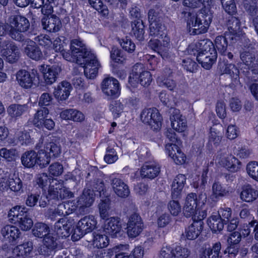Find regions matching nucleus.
I'll return each mask as SVG.
<instances>
[{"instance_id": "nucleus-45", "label": "nucleus", "mask_w": 258, "mask_h": 258, "mask_svg": "<svg viewBox=\"0 0 258 258\" xmlns=\"http://www.w3.org/2000/svg\"><path fill=\"white\" fill-rule=\"evenodd\" d=\"M12 174L8 171H3L0 174V192H8L10 190V184Z\"/></svg>"}, {"instance_id": "nucleus-32", "label": "nucleus", "mask_w": 258, "mask_h": 258, "mask_svg": "<svg viewBox=\"0 0 258 258\" xmlns=\"http://www.w3.org/2000/svg\"><path fill=\"white\" fill-rule=\"evenodd\" d=\"M160 172V167L155 162L145 163L141 169V176L143 178H154Z\"/></svg>"}, {"instance_id": "nucleus-29", "label": "nucleus", "mask_w": 258, "mask_h": 258, "mask_svg": "<svg viewBox=\"0 0 258 258\" xmlns=\"http://www.w3.org/2000/svg\"><path fill=\"white\" fill-rule=\"evenodd\" d=\"M71 90V84L66 81H62L54 88L53 93L56 100L63 101L68 98Z\"/></svg>"}, {"instance_id": "nucleus-9", "label": "nucleus", "mask_w": 258, "mask_h": 258, "mask_svg": "<svg viewBox=\"0 0 258 258\" xmlns=\"http://www.w3.org/2000/svg\"><path fill=\"white\" fill-rule=\"evenodd\" d=\"M8 219L10 222L18 224L23 231L30 230L33 224L26 208L24 206H16L12 208L8 213Z\"/></svg>"}, {"instance_id": "nucleus-38", "label": "nucleus", "mask_w": 258, "mask_h": 258, "mask_svg": "<svg viewBox=\"0 0 258 258\" xmlns=\"http://www.w3.org/2000/svg\"><path fill=\"white\" fill-rule=\"evenodd\" d=\"M241 234L238 232L232 233L228 239V242L229 246L225 250V253L233 254L235 255L238 252V244L241 240Z\"/></svg>"}, {"instance_id": "nucleus-60", "label": "nucleus", "mask_w": 258, "mask_h": 258, "mask_svg": "<svg viewBox=\"0 0 258 258\" xmlns=\"http://www.w3.org/2000/svg\"><path fill=\"white\" fill-rule=\"evenodd\" d=\"M167 209L170 213L173 216H177L181 212L180 203L175 200L170 201L167 205Z\"/></svg>"}, {"instance_id": "nucleus-4", "label": "nucleus", "mask_w": 258, "mask_h": 258, "mask_svg": "<svg viewBox=\"0 0 258 258\" xmlns=\"http://www.w3.org/2000/svg\"><path fill=\"white\" fill-rule=\"evenodd\" d=\"M212 20V12H189L186 16V27L191 35L203 34L207 32Z\"/></svg>"}, {"instance_id": "nucleus-3", "label": "nucleus", "mask_w": 258, "mask_h": 258, "mask_svg": "<svg viewBox=\"0 0 258 258\" xmlns=\"http://www.w3.org/2000/svg\"><path fill=\"white\" fill-rule=\"evenodd\" d=\"M102 191H97L94 193L93 190L90 189H85L83 195L76 203L75 202H68L64 204H59L54 213V216L68 215L75 211L77 208L90 207L92 205L96 195H103Z\"/></svg>"}, {"instance_id": "nucleus-57", "label": "nucleus", "mask_w": 258, "mask_h": 258, "mask_svg": "<svg viewBox=\"0 0 258 258\" xmlns=\"http://www.w3.org/2000/svg\"><path fill=\"white\" fill-rule=\"evenodd\" d=\"M119 43L122 49L128 53H132L135 50V44L127 37L120 39Z\"/></svg>"}, {"instance_id": "nucleus-48", "label": "nucleus", "mask_w": 258, "mask_h": 258, "mask_svg": "<svg viewBox=\"0 0 258 258\" xmlns=\"http://www.w3.org/2000/svg\"><path fill=\"white\" fill-rule=\"evenodd\" d=\"M27 109V105L13 104L8 107L7 112L11 117H17L21 116Z\"/></svg>"}, {"instance_id": "nucleus-42", "label": "nucleus", "mask_w": 258, "mask_h": 258, "mask_svg": "<svg viewBox=\"0 0 258 258\" xmlns=\"http://www.w3.org/2000/svg\"><path fill=\"white\" fill-rule=\"evenodd\" d=\"M223 69V70H222V73L229 75L234 85L239 84V71L234 64H225Z\"/></svg>"}, {"instance_id": "nucleus-58", "label": "nucleus", "mask_w": 258, "mask_h": 258, "mask_svg": "<svg viewBox=\"0 0 258 258\" xmlns=\"http://www.w3.org/2000/svg\"><path fill=\"white\" fill-rule=\"evenodd\" d=\"M173 257L176 258H186L189 254V251L185 247L179 245L172 246Z\"/></svg>"}, {"instance_id": "nucleus-1", "label": "nucleus", "mask_w": 258, "mask_h": 258, "mask_svg": "<svg viewBox=\"0 0 258 258\" xmlns=\"http://www.w3.org/2000/svg\"><path fill=\"white\" fill-rule=\"evenodd\" d=\"M150 33L153 37L149 42V46L161 55L163 59L171 57L169 52V38L167 36L164 26L160 23L158 9H151L148 14Z\"/></svg>"}, {"instance_id": "nucleus-27", "label": "nucleus", "mask_w": 258, "mask_h": 258, "mask_svg": "<svg viewBox=\"0 0 258 258\" xmlns=\"http://www.w3.org/2000/svg\"><path fill=\"white\" fill-rule=\"evenodd\" d=\"M111 185L113 191L118 197L122 198L127 197L130 193V189L122 179L119 178H114L111 180Z\"/></svg>"}, {"instance_id": "nucleus-43", "label": "nucleus", "mask_w": 258, "mask_h": 258, "mask_svg": "<svg viewBox=\"0 0 258 258\" xmlns=\"http://www.w3.org/2000/svg\"><path fill=\"white\" fill-rule=\"evenodd\" d=\"M212 193L211 198L213 200H217L220 198L227 196L228 191L219 182H215L212 185Z\"/></svg>"}, {"instance_id": "nucleus-15", "label": "nucleus", "mask_w": 258, "mask_h": 258, "mask_svg": "<svg viewBox=\"0 0 258 258\" xmlns=\"http://www.w3.org/2000/svg\"><path fill=\"white\" fill-rule=\"evenodd\" d=\"M84 68L85 76L90 79H94L98 74V70L101 64L95 54L92 52L88 55H85L80 62H77Z\"/></svg>"}, {"instance_id": "nucleus-6", "label": "nucleus", "mask_w": 258, "mask_h": 258, "mask_svg": "<svg viewBox=\"0 0 258 258\" xmlns=\"http://www.w3.org/2000/svg\"><path fill=\"white\" fill-rule=\"evenodd\" d=\"M36 182L42 188L49 185L48 192L52 198L59 197L61 199L72 197L73 194L62 185V182L55 178L51 179L46 173H41L37 175Z\"/></svg>"}, {"instance_id": "nucleus-7", "label": "nucleus", "mask_w": 258, "mask_h": 258, "mask_svg": "<svg viewBox=\"0 0 258 258\" xmlns=\"http://www.w3.org/2000/svg\"><path fill=\"white\" fill-rule=\"evenodd\" d=\"M195 46L197 49V61L204 68L210 69L217 57L213 42L209 40H203L197 43Z\"/></svg>"}, {"instance_id": "nucleus-22", "label": "nucleus", "mask_w": 258, "mask_h": 258, "mask_svg": "<svg viewBox=\"0 0 258 258\" xmlns=\"http://www.w3.org/2000/svg\"><path fill=\"white\" fill-rule=\"evenodd\" d=\"M39 71L43 74L44 82L47 85H51L56 81L57 76L61 71L58 66H50L42 64L39 66Z\"/></svg>"}, {"instance_id": "nucleus-2", "label": "nucleus", "mask_w": 258, "mask_h": 258, "mask_svg": "<svg viewBox=\"0 0 258 258\" xmlns=\"http://www.w3.org/2000/svg\"><path fill=\"white\" fill-rule=\"evenodd\" d=\"M207 200L205 194L198 197L195 193L191 192L186 197L183 206V213L186 217H191L194 221L203 220L207 216L205 205Z\"/></svg>"}, {"instance_id": "nucleus-40", "label": "nucleus", "mask_w": 258, "mask_h": 258, "mask_svg": "<svg viewBox=\"0 0 258 258\" xmlns=\"http://www.w3.org/2000/svg\"><path fill=\"white\" fill-rule=\"evenodd\" d=\"M68 40L63 36L56 38L52 45L51 54L54 52H60L63 56V53H66L65 48L67 46Z\"/></svg>"}, {"instance_id": "nucleus-44", "label": "nucleus", "mask_w": 258, "mask_h": 258, "mask_svg": "<svg viewBox=\"0 0 258 258\" xmlns=\"http://www.w3.org/2000/svg\"><path fill=\"white\" fill-rule=\"evenodd\" d=\"M208 225L213 232L222 230L224 227V223L221 221L217 214L212 215L208 220Z\"/></svg>"}, {"instance_id": "nucleus-34", "label": "nucleus", "mask_w": 258, "mask_h": 258, "mask_svg": "<svg viewBox=\"0 0 258 258\" xmlns=\"http://www.w3.org/2000/svg\"><path fill=\"white\" fill-rule=\"evenodd\" d=\"M240 199L246 203H251L258 198V190L250 185L244 186L240 194Z\"/></svg>"}, {"instance_id": "nucleus-33", "label": "nucleus", "mask_w": 258, "mask_h": 258, "mask_svg": "<svg viewBox=\"0 0 258 258\" xmlns=\"http://www.w3.org/2000/svg\"><path fill=\"white\" fill-rule=\"evenodd\" d=\"M186 178L183 174H178L175 178L172 184V197L173 199L179 198L186 183Z\"/></svg>"}, {"instance_id": "nucleus-21", "label": "nucleus", "mask_w": 258, "mask_h": 258, "mask_svg": "<svg viewBox=\"0 0 258 258\" xmlns=\"http://www.w3.org/2000/svg\"><path fill=\"white\" fill-rule=\"evenodd\" d=\"M74 219L71 218L64 217L59 219L54 225V229L57 234L62 237H66L74 232Z\"/></svg>"}, {"instance_id": "nucleus-54", "label": "nucleus", "mask_w": 258, "mask_h": 258, "mask_svg": "<svg viewBox=\"0 0 258 258\" xmlns=\"http://www.w3.org/2000/svg\"><path fill=\"white\" fill-rule=\"evenodd\" d=\"M91 7L97 11L105 17L108 16L109 11L107 7L104 5L101 0H88Z\"/></svg>"}, {"instance_id": "nucleus-5", "label": "nucleus", "mask_w": 258, "mask_h": 258, "mask_svg": "<svg viewBox=\"0 0 258 258\" xmlns=\"http://www.w3.org/2000/svg\"><path fill=\"white\" fill-rule=\"evenodd\" d=\"M32 233L35 237H44L43 244L38 249L39 253L45 256L52 254L57 244L55 238L50 233L48 226L43 223H37L35 224Z\"/></svg>"}, {"instance_id": "nucleus-16", "label": "nucleus", "mask_w": 258, "mask_h": 258, "mask_svg": "<svg viewBox=\"0 0 258 258\" xmlns=\"http://www.w3.org/2000/svg\"><path fill=\"white\" fill-rule=\"evenodd\" d=\"M97 221L93 216H85L77 224L72 235L74 240H77L85 234L92 231L96 227Z\"/></svg>"}, {"instance_id": "nucleus-20", "label": "nucleus", "mask_w": 258, "mask_h": 258, "mask_svg": "<svg viewBox=\"0 0 258 258\" xmlns=\"http://www.w3.org/2000/svg\"><path fill=\"white\" fill-rule=\"evenodd\" d=\"M101 90L108 99H112L119 97L121 88L117 80L112 77H108L102 81Z\"/></svg>"}, {"instance_id": "nucleus-52", "label": "nucleus", "mask_w": 258, "mask_h": 258, "mask_svg": "<svg viewBox=\"0 0 258 258\" xmlns=\"http://www.w3.org/2000/svg\"><path fill=\"white\" fill-rule=\"evenodd\" d=\"M221 248L220 242L215 243L212 248L205 250L201 258H218Z\"/></svg>"}, {"instance_id": "nucleus-26", "label": "nucleus", "mask_w": 258, "mask_h": 258, "mask_svg": "<svg viewBox=\"0 0 258 258\" xmlns=\"http://www.w3.org/2000/svg\"><path fill=\"white\" fill-rule=\"evenodd\" d=\"M41 23L44 29L52 32L59 31L62 26L60 19L55 15L44 17L41 20Z\"/></svg>"}, {"instance_id": "nucleus-64", "label": "nucleus", "mask_w": 258, "mask_h": 258, "mask_svg": "<svg viewBox=\"0 0 258 258\" xmlns=\"http://www.w3.org/2000/svg\"><path fill=\"white\" fill-rule=\"evenodd\" d=\"M104 161L108 164L114 163L118 159V156L113 148L108 147L106 150V153L104 157Z\"/></svg>"}, {"instance_id": "nucleus-56", "label": "nucleus", "mask_w": 258, "mask_h": 258, "mask_svg": "<svg viewBox=\"0 0 258 258\" xmlns=\"http://www.w3.org/2000/svg\"><path fill=\"white\" fill-rule=\"evenodd\" d=\"M110 57L113 61L117 63H122L125 60L123 52L115 47H113L110 51Z\"/></svg>"}, {"instance_id": "nucleus-46", "label": "nucleus", "mask_w": 258, "mask_h": 258, "mask_svg": "<svg viewBox=\"0 0 258 258\" xmlns=\"http://www.w3.org/2000/svg\"><path fill=\"white\" fill-rule=\"evenodd\" d=\"M99 209L100 217L102 219H105L112 213V209L110 206V201L108 198L102 200L99 205Z\"/></svg>"}, {"instance_id": "nucleus-61", "label": "nucleus", "mask_w": 258, "mask_h": 258, "mask_svg": "<svg viewBox=\"0 0 258 258\" xmlns=\"http://www.w3.org/2000/svg\"><path fill=\"white\" fill-rule=\"evenodd\" d=\"M225 11L230 15L236 13V7L233 0H221Z\"/></svg>"}, {"instance_id": "nucleus-49", "label": "nucleus", "mask_w": 258, "mask_h": 258, "mask_svg": "<svg viewBox=\"0 0 258 258\" xmlns=\"http://www.w3.org/2000/svg\"><path fill=\"white\" fill-rule=\"evenodd\" d=\"M0 156L8 162H12L18 158V152L14 148H3L0 149Z\"/></svg>"}, {"instance_id": "nucleus-31", "label": "nucleus", "mask_w": 258, "mask_h": 258, "mask_svg": "<svg viewBox=\"0 0 258 258\" xmlns=\"http://www.w3.org/2000/svg\"><path fill=\"white\" fill-rule=\"evenodd\" d=\"M2 234L6 240L12 244H15L20 237V231L15 226L7 225L2 229Z\"/></svg>"}, {"instance_id": "nucleus-37", "label": "nucleus", "mask_w": 258, "mask_h": 258, "mask_svg": "<svg viewBox=\"0 0 258 258\" xmlns=\"http://www.w3.org/2000/svg\"><path fill=\"white\" fill-rule=\"evenodd\" d=\"M33 248V243L32 242H26L14 248L13 250V253L14 255L17 257L27 258L30 256Z\"/></svg>"}, {"instance_id": "nucleus-63", "label": "nucleus", "mask_w": 258, "mask_h": 258, "mask_svg": "<svg viewBox=\"0 0 258 258\" xmlns=\"http://www.w3.org/2000/svg\"><path fill=\"white\" fill-rule=\"evenodd\" d=\"M47 151H44L47 153L48 151H49V155L48 156L50 158L51 156L54 157H58L61 153L60 146L55 143H50L47 144L46 147Z\"/></svg>"}, {"instance_id": "nucleus-18", "label": "nucleus", "mask_w": 258, "mask_h": 258, "mask_svg": "<svg viewBox=\"0 0 258 258\" xmlns=\"http://www.w3.org/2000/svg\"><path fill=\"white\" fill-rule=\"evenodd\" d=\"M16 79L20 86L25 89L36 87L39 83V75L35 70L31 72L20 70L17 73Z\"/></svg>"}, {"instance_id": "nucleus-51", "label": "nucleus", "mask_w": 258, "mask_h": 258, "mask_svg": "<svg viewBox=\"0 0 258 258\" xmlns=\"http://www.w3.org/2000/svg\"><path fill=\"white\" fill-rule=\"evenodd\" d=\"M241 59L246 66L251 69L254 73H256L252 69L256 64L254 54L247 51L243 52L241 54Z\"/></svg>"}, {"instance_id": "nucleus-62", "label": "nucleus", "mask_w": 258, "mask_h": 258, "mask_svg": "<svg viewBox=\"0 0 258 258\" xmlns=\"http://www.w3.org/2000/svg\"><path fill=\"white\" fill-rule=\"evenodd\" d=\"M221 139L220 133L214 127L211 128L209 137V143L211 145L216 146L220 142Z\"/></svg>"}, {"instance_id": "nucleus-30", "label": "nucleus", "mask_w": 258, "mask_h": 258, "mask_svg": "<svg viewBox=\"0 0 258 258\" xmlns=\"http://www.w3.org/2000/svg\"><path fill=\"white\" fill-rule=\"evenodd\" d=\"M25 44L24 52L29 57L35 60L42 58V52L35 42L28 40L25 41Z\"/></svg>"}, {"instance_id": "nucleus-53", "label": "nucleus", "mask_w": 258, "mask_h": 258, "mask_svg": "<svg viewBox=\"0 0 258 258\" xmlns=\"http://www.w3.org/2000/svg\"><path fill=\"white\" fill-rule=\"evenodd\" d=\"M246 172L250 178L258 182V162H248L246 166Z\"/></svg>"}, {"instance_id": "nucleus-12", "label": "nucleus", "mask_w": 258, "mask_h": 258, "mask_svg": "<svg viewBox=\"0 0 258 258\" xmlns=\"http://www.w3.org/2000/svg\"><path fill=\"white\" fill-rule=\"evenodd\" d=\"M21 162L27 168H32L36 165L43 168L49 163L50 157L43 150H40L38 153L33 151H27L22 155Z\"/></svg>"}, {"instance_id": "nucleus-35", "label": "nucleus", "mask_w": 258, "mask_h": 258, "mask_svg": "<svg viewBox=\"0 0 258 258\" xmlns=\"http://www.w3.org/2000/svg\"><path fill=\"white\" fill-rule=\"evenodd\" d=\"M203 220H196L185 230V236L189 240L197 238L203 227Z\"/></svg>"}, {"instance_id": "nucleus-41", "label": "nucleus", "mask_w": 258, "mask_h": 258, "mask_svg": "<svg viewBox=\"0 0 258 258\" xmlns=\"http://www.w3.org/2000/svg\"><path fill=\"white\" fill-rule=\"evenodd\" d=\"M49 111L46 107L41 108L37 110L32 120L33 124L39 128H42V123L46 119Z\"/></svg>"}, {"instance_id": "nucleus-17", "label": "nucleus", "mask_w": 258, "mask_h": 258, "mask_svg": "<svg viewBox=\"0 0 258 258\" xmlns=\"http://www.w3.org/2000/svg\"><path fill=\"white\" fill-rule=\"evenodd\" d=\"M215 162L231 172L238 171L241 166V162L238 159L226 152L219 153L216 158Z\"/></svg>"}, {"instance_id": "nucleus-47", "label": "nucleus", "mask_w": 258, "mask_h": 258, "mask_svg": "<svg viewBox=\"0 0 258 258\" xmlns=\"http://www.w3.org/2000/svg\"><path fill=\"white\" fill-rule=\"evenodd\" d=\"M35 40L38 42L39 45L44 47V52L46 54H51L52 43L49 36L41 34L35 38Z\"/></svg>"}, {"instance_id": "nucleus-10", "label": "nucleus", "mask_w": 258, "mask_h": 258, "mask_svg": "<svg viewBox=\"0 0 258 258\" xmlns=\"http://www.w3.org/2000/svg\"><path fill=\"white\" fill-rule=\"evenodd\" d=\"M70 50L63 53L66 60L80 62L85 55L93 52L80 39H74L71 41Z\"/></svg>"}, {"instance_id": "nucleus-11", "label": "nucleus", "mask_w": 258, "mask_h": 258, "mask_svg": "<svg viewBox=\"0 0 258 258\" xmlns=\"http://www.w3.org/2000/svg\"><path fill=\"white\" fill-rule=\"evenodd\" d=\"M167 138L169 142L165 146L166 154L176 164H184L186 161V157L179 147L180 142L177 140L176 134L174 133H169L167 134Z\"/></svg>"}, {"instance_id": "nucleus-25", "label": "nucleus", "mask_w": 258, "mask_h": 258, "mask_svg": "<svg viewBox=\"0 0 258 258\" xmlns=\"http://www.w3.org/2000/svg\"><path fill=\"white\" fill-rule=\"evenodd\" d=\"M170 120L172 128L178 133L184 132L187 127L186 118L179 110L174 109L172 112Z\"/></svg>"}, {"instance_id": "nucleus-24", "label": "nucleus", "mask_w": 258, "mask_h": 258, "mask_svg": "<svg viewBox=\"0 0 258 258\" xmlns=\"http://www.w3.org/2000/svg\"><path fill=\"white\" fill-rule=\"evenodd\" d=\"M121 221L117 217H111L104 224L103 231L113 237L120 236L123 233Z\"/></svg>"}, {"instance_id": "nucleus-14", "label": "nucleus", "mask_w": 258, "mask_h": 258, "mask_svg": "<svg viewBox=\"0 0 258 258\" xmlns=\"http://www.w3.org/2000/svg\"><path fill=\"white\" fill-rule=\"evenodd\" d=\"M152 81V75L148 71H145L143 64H136L132 70V73L129 77L128 84L133 87L136 86L139 82L142 86L146 87L150 85Z\"/></svg>"}, {"instance_id": "nucleus-28", "label": "nucleus", "mask_w": 258, "mask_h": 258, "mask_svg": "<svg viewBox=\"0 0 258 258\" xmlns=\"http://www.w3.org/2000/svg\"><path fill=\"white\" fill-rule=\"evenodd\" d=\"M232 210L231 208L228 207H224L220 208L218 211V215L219 218L221 219V221L228 222L229 223L228 224L227 229L229 231H233L235 230L238 225V220L237 218H233L230 220L231 217Z\"/></svg>"}, {"instance_id": "nucleus-55", "label": "nucleus", "mask_w": 258, "mask_h": 258, "mask_svg": "<svg viewBox=\"0 0 258 258\" xmlns=\"http://www.w3.org/2000/svg\"><path fill=\"white\" fill-rule=\"evenodd\" d=\"M110 110L114 118H118L124 112L123 104L120 100L116 101L110 105Z\"/></svg>"}, {"instance_id": "nucleus-39", "label": "nucleus", "mask_w": 258, "mask_h": 258, "mask_svg": "<svg viewBox=\"0 0 258 258\" xmlns=\"http://www.w3.org/2000/svg\"><path fill=\"white\" fill-rule=\"evenodd\" d=\"M233 39V35L226 33L224 36H218L215 40V44L218 51L221 53H225L228 46V40Z\"/></svg>"}, {"instance_id": "nucleus-59", "label": "nucleus", "mask_w": 258, "mask_h": 258, "mask_svg": "<svg viewBox=\"0 0 258 258\" xmlns=\"http://www.w3.org/2000/svg\"><path fill=\"white\" fill-rule=\"evenodd\" d=\"M22 187L23 184L21 179L12 175L9 190L15 192H20L22 190Z\"/></svg>"}, {"instance_id": "nucleus-36", "label": "nucleus", "mask_w": 258, "mask_h": 258, "mask_svg": "<svg viewBox=\"0 0 258 258\" xmlns=\"http://www.w3.org/2000/svg\"><path fill=\"white\" fill-rule=\"evenodd\" d=\"M109 243L108 236L103 231H98L93 233L92 245L98 248L107 247Z\"/></svg>"}, {"instance_id": "nucleus-23", "label": "nucleus", "mask_w": 258, "mask_h": 258, "mask_svg": "<svg viewBox=\"0 0 258 258\" xmlns=\"http://www.w3.org/2000/svg\"><path fill=\"white\" fill-rule=\"evenodd\" d=\"M143 226L141 218L138 214L131 215L126 227L128 236L133 238L138 236L142 231Z\"/></svg>"}, {"instance_id": "nucleus-8", "label": "nucleus", "mask_w": 258, "mask_h": 258, "mask_svg": "<svg viewBox=\"0 0 258 258\" xmlns=\"http://www.w3.org/2000/svg\"><path fill=\"white\" fill-rule=\"evenodd\" d=\"M9 20L6 24L0 23V37L8 33L10 35ZM0 48L1 55L6 57L9 62H15L19 56V52L18 47L15 44L11 41H2L0 37Z\"/></svg>"}, {"instance_id": "nucleus-13", "label": "nucleus", "mask_w": 258, "mask_h": 258, "mask_svg": "<svg viewBox=\"0 0 258 258\" xmlns=\"http://www.w3.org/2000/svg\"><path fill=\"white\" fill-rule=\"evenodd\" d=\"M10 36L14 39L21 41L23 39L22 32L26 31L30 26L29 21L24 17L16 16L9 19Z\"/></svg>"}, {"instance_id": "nucleus-50", "label": "nucleus", "mask_w": 258, "mask_h": 258, "mask_svg": "<svg viewBox=\"0 0 258 258\" xmlns=\"http://www.w3.org/2000/svg\"><path fill=\"white\" fill-rule=\"evenodd\" d=\"M132 30L137 39L142 40L144 38V25L141 20L137 19L133 23Z\"/></svg>"}, {"instance_id": "nucleus-19", "label": "nucleus", "mask_w": 258, "mask_h": 258, "mask_svg": "<svg viewBox=\"0 0 258 258\" xmlns=\"http://www.w3.org/2000/svg\"><path fill=\"white\" fill-rule=\"evenodd\" d=\"M141 119L143 122L149 125L153 130L158 131L161 127L162 118L156 108L144 109L141 113Z\"/></svg>"}]
</instances>
